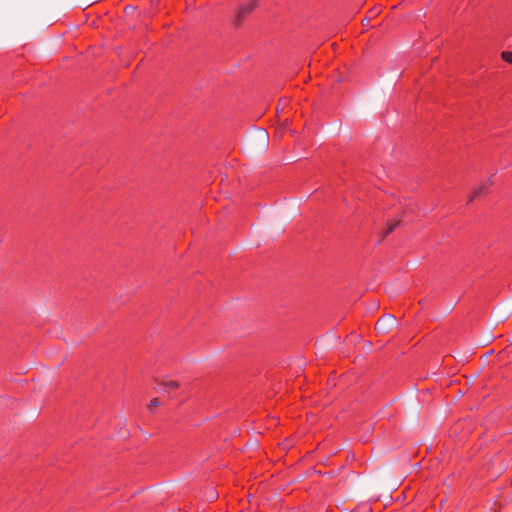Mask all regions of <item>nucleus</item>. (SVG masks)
Wrapping results in <instances>:
<instances>
[{"instance_id":"423d86ee","label":"nucleus","mask_w":512,"mask_h":512,"mask_svg":"<svg viewBox=\"0 0 512 512\" xmlns=\"http://www.w3.org/2000/svg\"><path fill=\"white\" fill-rule=\"evenodd\" d=\"M159 384L164 386V387H166V388H168V389H177L180 386L179 382L172 381V380H170V381H164L163 380V381L159 382Z\"/></svg>"},{"instance_id":"f03ea898","label":"nucleus","mask_w":512,"mask_h":512,"mask_svg":"<svg viewBox=\"0 0 512 512\" xmlns=\"http://www.w3.org/2000/svg\"><path fill=\"white\" fill-rule=\"evenodd\" d=\"M258 3L256 0H251L248 3L241 5L235 12L234 24L239 25L256 7Z\"/></svg>"},{"instance_id":"9d476101","label":"nucleus","mask_w":512,"mask_h":512,"mask_svg":"<svg viewBox=\"0 0 512 512\" xmlns=\"http://www.w3.org/2000/svg\"><path fill=\"white\" fill-rule=\"evenodd\" d=\"M367 22H368V19H367V18H365V19L363 20V24H367Z\"/></svg>"},{"instance_id":"20e7f679","label":"nucleus","mask_w":512,"mask_h":512,"mask_svg":"<svg viewBox=\"0 0 512 512\" xmlns=\"http://www.w3.org/2000/svg\"><path fill=\"white\" fill-rule=\"evenodd\" d=\"M486 191V186L484 184L479 185L473 190L472 195L469 197L468 201L472 202L475 198L479 197L482 193Z\"/></svg>"},{"instance_id":"0eeeda50","label":"nucleus","mask_w":512,"mask_h":512,"mask_svg":"<svg viewBox=\"0 0 512 512\" xmlns=\"http://www.w3.org/2000/svg\"><path fill=\"white\" fill-rule=\"evenodd\" d=\"M501 57L506 62L512 64V52L504 51V52L501 53Z\"/></svg>"},{"instance_id":"7ed1b4c3","label":"nucleus","mask_w":512,"mask_h":512,"mask_svg":"<svg viewBox=\"0 0 512 512\" xmlns=\"http://www.w3.org/2000/svg\"><path fill=\"white\" fill-rule=\"evenodd\" d=\"M397 320L392 314H385L376 323V330L380 333H388L396 326Z\"/></svg>"},{"instance_id":"6e6552de","label":"nucleus","mask_w":512,"mask_h":512,"mask_svg":"<svg viewBox=\"0 0 512 512\" xmlns=\"http://www.w3.org/2000/svg\"><path fill=\"white\" fill-rule=\"evenodd\" d=\"M159 405H160L159 399L153 398L148 405V409L151 411L153 407H158Z\"/></svg>"},{"instance_id":"1a4fd4ad","label":"nucleus","mask_w":512,"mask_h":512,"mask_svg":"<svg viewBox=\"0 0 512 512\" xmlns=\"http://www.w3.org/2000/svg\"><path fill=\"white\" fill-rule=\"evenodd\" d=\"M218 497V494L216 491L214 490H211L208 494H207V499L209 501H213L214 499H216Z\"/></svg>"},{"instance_id":"39448f33","label":"nucleus","mask_w":512,"mask_h":512,"mask_svg":"<svg viewBox=\"0 0 512 512\" xmlns=\"http://www.w3.org/2000/svg\"><path fill=\"white\" fill-rule=\"evenodd\" d=\"M401 220L398 219V220H395L394 222H392L391 224L388 225L387 229L383 232L382 234V237L381 239L379 240V242L384 238L386 237L389 233H391L399 224H400Z\"/></svg>"},{"instance_id":"f257e3e1","label":"nucleus","mask_w":512,"mask_h":512,"mask_svg":"<svg viewBox=\"0 0 512 512\" xmlns=\"http://www.w3.org/2000/svg\"><path fill=\"white\" fill-rule=\"evenodd\" d=\"M269 145L268 133L263 130H257L250 136L247 143V149L250 153H261L267 150Z\"/></svg>"}]
</instances>
